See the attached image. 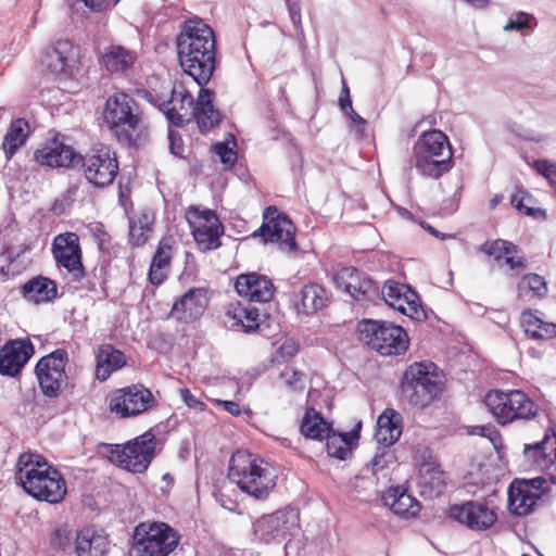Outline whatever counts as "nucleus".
<instances>
[{
  "mask_svg": "<svg viewBox=\"0 0 556 556\" xmlns=\"http://www.w3.org/2000/svg\"><path fill=\"white\" fill-rule=\"evenodd\" d=\"M179 63L184 72L201 87L216 67V39L213 29L200 18L186 21L176 38Z\"/></svg>",
  "mask_w": 556,
  "mask_h": 556,
  "instance_id": "obj_1",
  "label": "nucleus"
},
{
  "mask_svg": "<svg viewBox=\"0 0 556 556\" xmlns=\"http://www.w3.org/2000/svg\"><path fill=\"white\" fill-rule=\"evenodd\" d=\"M138 93L157 106L174 126L180 127L195 119L201 131H207L220 122V113L213 104V92L210 89L202 87L197 101L182 85L172 88L169 100L148 90H139Z\"/></svg>",
  "mask_w": 556,
  "mask_h": 556,
  "instance_id": "obj_2",
  "label": "nucleus"
},
{
  "mask_svg": "<svg viewBox=\"0 0 556 556\" xmlns=\"http://www.w3.org/2000/svg\"><path fill=\"white\" fill-rule=\"evenodd\" d=\"M104 122L118 142L135 147L148 138L149 123L138 101L126 92H115L105 102Z\"/></svg>",
  "mask_w": 556,
  "mask_h": 556,
  "instance_id": "obj_3",
  "label": "nucleus"
},
{
  "mask_svg": "<svg viewBox=\"0 0 556 556\" xmlns=\"http://www.w3.org/2000/svg\"><path fill=\"white\" fill-rule=\"evenodd\" d=\"M16 467L15 477L30 496L50 504L64 500L67 492L65 480L42 456L24 453L20 455Z\"/></svg>",
  "mask_w": 556,
  "mask_h": 556,
  "instance_id": "obj_4",
  "label": "nucleus"
},
{
  "mask_svg": "<svg viewBox=\"0 0 556 556\" xmlns=\"http://www.w3.org/2000/svg\"><path fill=\"white\" fill-rule=\"evenodd\" d=\"M228 478L256 500L266 498L276 485V475L270 465L247 451H238L231 456Z\"/></svg>",
  "mask_w": 556,
  "mask_h": 556,
  "instance_id": "obj_5",
  "label": "nucleus"
},
{
  "mask_svg": "<svg viewBox=\"0 0 556 556\" xmlns=\"http://www.w3.org/2000/svg\"><path fill=\"white\" fill-rule=\"evenodd\" d=\"M400 387L403 400L425 408L441 396L444 375L432 362L413 363L405 369Z\"/></svg>",
  "mask_w": 556,
  "mask_h": 556,
  "instance_id": "obj_6",
  "label": "nucleus"
},
{
  "mask_svg": "<svg viewBox=\"0 0 556 556\" xmlns=\"http://www.w3.org/2000/svg\"><path fill=\"white\" fill-rule=\"evenodd\" d=\"M415 167L422 175L440 178L453 167V152L447 136L438 129L424 132L414 146Z\"/></svg>",
  "mask_w": 556,
  "mask_h": 556,
  "instance_id": "obj_7",
  "label": "nucleus"
},
{
  "mask_svg": "<svg viewBox=\"0 0 556 556\" xmlns=\"http://www.w3.org/2000/svg\"><path fill=\"white\" fill-rule=\"evenodd\" d=\"M357 331L361 339L381 355H400L408 348V338L401 326L391 323L363 319Z\"/></svg>",
  "mask_w": 556,
  "mask_h": 556,
  "instance_id": "obj_8",
  "label": "nucleus"
},
{
  "mask_svg": "<svg viewBox=\"0 0 556 556\" xmlns=\"http://www.w3.org/2000/svg\"><path fill=\"white\" fill-rule=\"evenodd\" d=\"M484 403L496 420L506 425L515 420H530L538 414L536 404L522 391H490Z\"/></svg>",
  "mask_w": 556,
  "mask_h": 556,
  "instance_id": "obj_9",
  "label": "nucleus"
},
{
  "mask_svg": "<svg viewBox=\"0 0 556 556\" xmlns=\"http://www.w3.org/2000/svg\"><path fill=\"white\" fill-rule=\"evenodd\" d=\"M132 539L137 556H168L179 543L178 533L165 522H141Z\"/></svg>",
  "mask_w": 556,
  "mask_h": 556,
  "instance_id": "obj_10",
  "label": "nucleus"
},
{
  "mask_svg": "<svg viewBox=\"0 0 556 556\" xmlns=\"http://www.w3.org/2000/svg\"><path fill=\"white\" fill-rule=\"evenodd\" d=\"M111 459L135 473L144 472L156 455V438L151 431L128 441L124 446L111 445Z\"/></svg>",
  "mask_w": 556,
  "mask_h": 556,
  "instance_id": "obj_11",
  "label": "nucleus"
},
{
  "mask_svg": "<svg viewBox=\"0 0 556 556\" xmlns=\"http://www.w3.org/2000/svg\"><path fill=\"white\" fill-rule=\"evenodd\" d=\"M67 362L68 353L64 349H58L39 359L35 372L43 395L55 399L66 388L68 377L65 372V365Z\"/></svg>",
  "mask_w": 556,
  "mask_h": 556,
  "instance_id": "obj_12",
  "label": "nucleus"
},
{
  "mask_svg": "<svg viewBox=\"0 0 556 556\" xmlns=\"http://www.w3.org/2000/svg\"><path fill=\"white\" fill-rule=\"evenodd\" d=\"M78 162H81L87 181L98 188L113 184L118 173L116 153L106 146L93 148L84 156L79 155Z\"/></svg>",
  "mask_w": 556,
  "mask_h": 556,
  "instance_id": "obj_13",
  "label": "nucleus"
},
{
  "mask_svg": "<svg viewBox=\"0 0 556 556\" xmlns=\"http://www.w3.org/2000/svg\"><path fill=\"white\" fill-rule=\"evenodd\" d=\"M299 514L294 509L277 510L253 521L254 536L265 543L281 542L299 530Z\"/></svg>",
  "mask_w": 556,
  "mask_h": 556,
  "instance_id": "obj_14",
  "label": "nucleus"
},
{
  "mask_svg": "<svg viewBox=\"0 0 556 556\" xmlns=\"http://www.w3.org/2000/svg\"><path fill=\"white\" fill-rule=\"evenodd\" d=\"M186 219L200 250L211 251L220 245L219 238L224 233V227L214 211L190 206L186 212Z\"/></svg>",
  "mask_w": 556,
  "mask_h": 556,
  "instance_id": "obj_15",
  "label": "nucleus"
},
{
  "mask_svg": "<svg viewBox=\"0 0 556 556\" xmlns=\"http://www.w3.org/2000/svg\"><path fill=\"white\" fill-rule=\"evenodd\" d=\"M154 403L152 392L142 384H132L114 391L109 408L121 418L138 416L147 412Z\"/></svg>",
  "mask_w": 556,
  "mask_h": 556,
  "instance_id": "obj_16",
  "label": "nucleus"
},
{
  "mask_svg": "<svg viewBox=\"0 0 556 556\" xmlns=\"http://www.w3.org/2000/svg\"><path fill=\"white\" fill-rule=\"evenodd\" d=\"M295 228L292 222L283 214H280L274 206L264 212L262 226L254 231V237H261L264 242H277L289 252L296 251L294 238Z\"/></svg>",
  "mask_w": 556,
  "mask_h": 556,
  "instance_id": "obj_17",
  "label": "nucleus"
},
{
  "mask_svg": "<svg viewBox=\"0 0 556 556\" xmlns=\"http://www.w3.org/2000/svg\"><path fill=\"white\" fill-rule=\"evenodd\" d=\"M52 254L56 265L65 268L74 281H80L85 277L83 252L77 233L64 232L58 235L52 242Z\"/></svg>",
  "mask_w": 556,
  "mask_h": 556,
  "instance_id": "obj_18",
  "label": "nucleus"
},
{
  "mask_svg": "<svg viewBox=\"0 0 556 556\" xmlns=\"http://www.w3.org/2000/svg\"><path fill=\"white\" fill-rule=\"evenodd\" d=\"M451 519L466 526L473 531H484L497 520V515L486 503L468 501L452 505L448 509Z\"/></svg>",
  "mask_w": 556,
  "mask_h": 556,
  "instance_id": "obj_19",
  "label": "nucleus"
},
{
  "mask_svg": "<svg viewBox=\"0 0 556 556\" xmlns=\"http://www.w3.org/2000/svg\"><path fill=\"white\" fill-rule=\"evenodd\" d=\"M78 49L70 40H59L41 59L42 66L55 76L72 77L79 64Z\"/></svg>",
  "mask_w": 556,
  "mask_h": 556,
  "instance_id": "obj_20",
  "label": "nucleus"
},
{
  "mask_svg": "<svg viewBox=\"0 0 556 556\" xmlns=\"http://www.w3.org/2000/svg\"><path fill=\"white\" fill-rule=\"evenodd\" d=\"M523 457L529 466L545 472L548 480L556 484V433H545L542 441L525 444Z\"/></svg>",
  "mask_w": 556,
  "mask_h": 556,
  "instance_id": "obj_21",
  "label": "nucleus"
},
{
  "mask_svg": "<svg viewBox=\"0 0 556 556\" xmlns=\"http://www.w3.org/2000/svg\"><path fill=\"white\" fill-rule=\"evenodd\" d=\"M334 280L357 302L368 303L380 300V289L369 277L354 267H343L337 271Z\"/></svg>",
  "mask_w": 556,
  "mask_h": 556,
  "instance_id": "obj_22",
  "label": "nucleus"
},
{
  "mask_svg": "<svg viewBox=\"0 0 556 556\" xmlns=\"http://www.w3.org/2000/svg\"><path fill=\"white\" fill-rule=\"evenodd\" d=\"M380 299L390 307L413 319H420L424 316V312L419 308L417 293L406 285L387 281L380 291Z\"/></svg>",
  "mask_w": 556,
  "mask_h": 556,
  "instance_id": "obj_23",
  "label": "nucleus"
},
{
  "mask_svg": "<svg viewBox=\"0 0 556 556\" xmlns=\"http://www.w3.org/2000/svg\"><path fill=\"white\" fill-rule=\"evenodd\" d=\"M34 354L29 340H11L0 350V374L15 377Z\"/></svg>",
  "mask_w": 556,
  "mask_h": 556,
  "instance_id": "obj_24",
  "label": "nucleus"
},
{
  "mask_svg": "<svg viewBox=\"0 0 556 556\" xmlns=\"http://www.w3.org/2000/svg\"><path fill=\"white\" fill-rule=\"evenodd\" d=\"M235 287L240 296L247 298L251 302H269L275 292L271 280L256 273L240 275Z\"/></svg>",
  "mask_w": 556,
  "mask_h": 556,
  "instance_id": "obj_25",
  "label": "nucleus"
},
{
  "mask_svg": "<svg viewBox=\"0 0 556 556\" xmlns=\"http://www.w3.org/2000/svg\"><path fill=\"white\" fill-rule=\"evenodd\" d=\"M79 154L75 150L54 138L48 141L43 148L36 151L35 160L40 165L49 167H71L78 163Z\"/></svg>",
  "mask_w": 556,
  "mask_h": 556,
  "instance_id": "obj_26",
  "label": "nucleus"
},
{
  "mask_svg": "<svg viewBox=\"0 0 556 556\" xmlns=\"http://www.w3.org/2000/svg\"><path fill=\"white\" fill-rule=\"evenodd\" d=\"M206 305V291L202 288H193L174 303L170 314L178 320L188 323L200 318Z\"/></svg>",
  "mask_w": 556,
  "mask_h": 556,
  "instance_id": "obj_27",
  "label": "nucleus"
},
{
  "mask_svg": "<svg viewBox=\"0 0 556 556\" xmlns=\"http://www.w3.org/2000/svg\"><path fill=\"white\" fill-rule=\"evenodd\" d=\"M330 303L329 292L319 283L304 285L294 295V307L300 314L312 315Z\"/></svg>",
  "mask_w": 556,
  "mask_h": 556,
  "instance_id": "obj_28",
  "label": "nucleus"
},
{
  "mask_svg": "<svg viewBox=\"0 0 556 556\" xmlns=\"http://www.w3.org/2000/svg\"><path fill=\"white\" fill-rule=\"evenodd\" d=\"M138 54L135 50L121 45H110L104 48L100 63L113 75H122L128 72L137 62Z\"/></svg>",
  "mask_w": 556,
  "mask_h": 556,
  "instance_id": "obj_29",
  "label": "nucleus"
},
{
  "mask_svg": "<svg viewBox=\"0 0 556 556\" xmlns=\"http://www.w3.org/2000/svg\"><path fill=\"white\" fill-rule=\"evenodd\" d=\"M109 539L93 528L77 531L74 542L76 556H105L109 551Z\"/></svg>",
  "mask_w": 556,
  "mask_h": 556,
  "instance_id": "obj_30",
  "label": "nucleus"
},
{
  "mask_svg": "<svg viewBox=\"0 0 556 556\" xmlns=\"http://www.w3.org/2000/svg\"><path fill=\"white\" fill-rule=\"evenodd\" d=\"M20 293L27 302L40 304L55 299L58 287L52 279L39 275L22 285Z\"/></svg>",
  "mask_w": 556,
  "mask_h": 556,
  "instance_id": "obj_31",
  "label": "nucleus"
},
{
  "mask_svg": "<svg viewBox=\"0 0 556 556\" xmlns=\"http://www.w3.org/2000/svg\"><path fill=\"white\" fill-rule=\"evenodd\" d=\"M155 213L152 208L143 207L129 217L128 239L131 247L143 245L153 233Z\"/></svg>",
  "mask_w": 556,
  "mask_h": 556,
  "instance_id": "obj_32",
  "label": "nucleus"
},
{
  "mask_svg": "<svg viewBox=\"0 0 556 556\" xmlns=\"http://www.w3.org/2000/svg\"><path fill=\"white\" fill-rule=\"evenodd\" d=\"M402 434V417L394 409H386L377 420L375 439L378 444L388 447L394 444Z\"/></svg>",
  "mask_w": 556,
  "mask_h": 556,
  "instance_id": "obj_33",
  "label": "nucleus"
},
{
  "mask_svg": "<svg viewBox=\"0 0 556 556\" xmlns=\"http://www.w3.org/2000/svg\"><path fill=\"white\" fill-rule=\"evenodd\" d=\"M173 239L163 238L157 245V249L152 257L149 280L154 286H160L167 278L173 257Z\"/></svg>",
  "mask_w": 556,
  "mask_h": 556,
  "instance_id": "obj_34",
  "label": "nucleus"
},
{
  "mask_svg": "<svg viewBox=\"0 0 556 556\" xmlns=\"http://www.w3.org/2000/svg\"><path fill=\"white\" fill-rule=\"evenodd\" d=\"M382 500L384 505L401 517H414L420 509L419 502L400 486L389 488Z\"/></svg>",
  "mask_w": 556,
  "mask_h": 556,
  "instance_id": "obj_35",
  "label": "nucleus"
},
{
  "mask_svg": "<svg viewBox=\"0 0 556 556\" xmlns=\"http://www.w3.org/2000/svg\"><path fill=\"white\" fill-rule=\"evenodd\" d=\"M540 498V493L533 492L528 484L513 482L508 492L509 510L518 516L528 515Z\"/></svg>",
  "mask_w": 556,
  "mask_h": 556,
  "instance_id": "obj_36",
  "label": "nucleus"
},
{
  "mask_svg": "<svg viewBox=\"0 0 556 556\" xmlns=\"http://www.w3.org/2000/svg\"><path fill=\"white\" fill-rule=\"evenodd\" d=\"M126 363L125 355L112 345H104L101 348L97 357V377L99 380L104 381L109 378L112 371L122 368Z\"/></svg>",
  "mask_w": 556,
  "mask_h": 556,
  "instance_id": "obj_37",
  "label": "nucleus"
},
{
  "mask_svg": "<svg viewBox=\"0 0 556 556\" xmlns=\"http://www.w3.org/2000/svg\"><path fill=\"white\" fill-rule=\"evenodd\" d=\"M332 428L328 421L324 419L320 413L314 408H307L300 426V432L308 439L323 440Z\"/></svg>",
  "mask_w": 556,
  "mask_h": 556,
  "instance_id": "obj_38",
  "label": "nucleus"
},
{
  "mask_svg": "<svg viewBox=\"0 0 556 556\" xmlns=\"http://www.w3.org/2000/svg\"><path fill=\"white\" fill-rule=\"evenodd\" d=\"M356 432L334 433L333 430L328 432L326 438L327 453L331 457L344 460L351 454L352 446L358 440Z\"/></svg>",
  "mask_w": 556,
  "mask_h": 556,
  "instance_id": "obj_39",
  "label": "nucleus"
},
{
  "mask_svg": "<svg viewBox=\"0 0 556 556\" xmlns=\"http://www.w3.org/2000/svg\"><path fill=\"white\" fill-rule=\"evenodd\" d=\"M28 123L24 118L15 119L3 139V150L8 160L12 159L20 147H22L27 138Z\"/></svg>",
  "mask_w": 556,
  "mask_h": 556,
  "instance_id": "obj_40",
  "label": "nucleus"
},
{
  "mask_svg": "<svg viewBox=\"0 0 556 556\" xmlns=\"http://www.w3.org/2000/svg\"><path fill=\"white\" fill-rule=\"evenodd\" d=\"M420 483L435 495H440L445 486L444 472L434 462H426L420 467Z\"/></svg>",
  "mask_w": 556,
  "mask_h": 556,
  "instance_id": "obj_41",
  "label": "nucleus"
},
{
  "mask_svg": "<svg viewBox=\"0 0 556 556\" xmlns=\"http://www.w3.org/2000/svg\"><path fill=\"white\" fill-rule=\"evenodd\" d=\"M227 316L231 319L230 327H241L244 332H253L260 327L258 309L253 306L238 307L233 312H228Z\"/></svg>",
  "mask_w": 556,
  "mask_h": 556,
  "instance_id": "obj_42",
  "label": "nucleus"
},
{
  "mask_svg": "<svg viewBox=\"0 0 556 556\" xmlns=\"http://www.w3.org/2000/svg\"><path fill=\"white\" fill-rule=\"evenodd\" d=\"M517 245L514 243L502 239L485 242L480 247V250L484 254L493 256L495 260H500L505 255L514 254L517 252Z\"/></svg>",
  "mask_w": 556,
  "mask_h": 556,
  "instance_id": "obj_43",
  "label": "nucleus"
},
{
  "mask_svg": "<svg viewBox=\"0 0 556 556\" xmlns=\"http://www.w3.org/2000/svg\"><path fill=\"white\" fill-rule=\"evenodd\" d=\"M394 462V455L390 451L386 450V447L379 448L375 456L371 458L369 463H367L364 467L365 471H370L372 476H376L378 472L387 468L390 464Z\"/></svg>",
  "mask_w": 556,
  "mask_h": 556,
  "instance_id": "obj_44",
  "label": "nucleus"
},
{
  "mask_svg": "<svg viewBox=\"0 0 556 556\" xmlns=\"http://www.w3.org/2000/svg\"><path fill=\"white\" fill-rule=\"evenodd\" d=\"M286 387L292 392H302L305 388V374L291 367H286L279 376Z\"/></svg>",
  "mask_w": 556,
  "mask_h": 556,
  "instance_id": "obj_45",
  "label": "nucleus"
},
{
  "mask_svg": "<svg viewBox=\"0 0 556 556\" xmlns=\"http://www.w3.org/2000/svg\"><path fill=\"white\" fill-rule=\"evenodd\" d=\"M531 202L532 197L529 193L522 191L514 193L510 198L511 205H514L520 213L533 217L539 214H542V210L534 208L529 205Z\"/></svg>",
  "mask_w": 556,
  "mask_h": 556,
  "instance_id": "obj_46",
  "label": "nucleus"
},
{
  "mask_svg": "<svg viewBox=\"0 0 556 556\" xmlns=\"http://www.w3.org/2000/svg\"><path fill=\"white\" fill-rule=\"evenodd\" d=\"M534 16L532 14L519 11L510 14L508 22L504 25V31H513L519 30L522 31L526 28L530 27V23L534 21Z\"/></svg>",
  "mask_w": 556,
  "mask_h": 556,
  "instance_id": "obj_47",
  "label": "nucleus"
},
{
  "mask_svg": "<svg viewBox=\"0 0 556 556\" xmlns=\"http://www.w3.org/2000/svg\"><path fill=\"white\" fill-rule=\"evenodd\" d=\"M215 153L226 167H232L237 162V152L229 148L227 143L218 142L214 146Z\"/></svg>",
  "mask_w": 556,
  "mask_h": 556,
  "instance_id": "obj_48",
  "label": "nucleus"
},
{
  "mask_svg": "<svg viewBox=\"0 0 556 556\" xmlns=\"http://www.w3.org/2000/svg\"><path fill=\"white\" fill-rule=\"evenodd\" d=\"M535 170L543 175L549 184L556 188V165L547 160H538L534 162Z\"/></svg>",
  "mask_w": 556,
  "mask_h": 556,
  "instance_id": "obj_49",
  "label": "nucleus"
},
{
  "mask_svg": "<svg viewBox=\"0 0 556 556\" xmlns=\"http://www.w3.org/2000/svg\"><path fill=\"white\" fill-rule=\"evenodd\" d=\"M527 336L532 339H552L556 337V324L542 321L540 330L528 329Z\"/></svg>",
  "mask_w": 556,
  "mask_h": 556,
  "instance_id": "obj_50",
  "label": "nucleus"
},
{
  "mask_svg": "<svg viewBox=\"0 0 556 556\" xmlns=\"http://www.w3.org/2000/svg\"><path fill=\"white\" fill-rule=\"evenodd\" d=\"M298 353V345L293 340H286L276 354L277 362H287Z\"/></svg>",
  "mask_w": 556,
  "mask_h": 556,
  "instance_id": "obj_51",
  "label": "nucleus"
},
{
  "mask_svg": "<svg viewBox=\"0 0 556 556\" xmlns=\"http://www.w3.org/2000/svg\"><path fill=\"white\" fill-rule=\"evenodd\" d=\"M522 283H527L529 289L539 295L546 291V282L544 278L536 274H530L526 276L522 280Z\"/></svg>",
  "mask_w": 556,
  "mask_h": 556,
  "instance_id": "obj_52",
  "label": "nucleus"
},
{
  "mask_svg": "<svg viewBox=\"0 0 556 556\" xmlns=\"http://www.w3.org/2000/svg\"><path fill=\"white\" fill-rule=\"evenodd\" d=\"M169 150L175 156L182 157L185 150L182 139L178 131L168 129Z\"/></svg>",
  "mask_w": 556,
  "mask_h": 556,
  "instance_id": "obj_53",
  "label": "nucleus"
},
{
  "mask_svg": "<svg viewBox=\"0 0 556 556\" xmlns=\"http://www.w3.org/2000/svg\"><path fill=\"white\" fill-rule=\"evenodd\" d=\"M542 321V319H540L531 312H523L520 317V323L521 326L525 328L526 333L528 329L540 330Z\"/></svg>",
  "mask_w": 556,
  "mask_h": 556,
  "instance_id": "obj_54",
  "label": "nucleus"
},
{
  "mask_svg": "<svg viewBox=\"0 0 556 556\" xmlns=\"http://www.w3.org/2000/svg\"><path fill=\"white\" fill-rule=\"evenodd\" d=\"M290 18L295 28H301L300 0H286Z\"/></svg>",
  "mask_w": 556,
  "mask_h": 556,
  "instance_id": "obj_55",
  "label": "nucleus"
},
{
  "mask_svg": "<svg viewBox=\"0 0 556 556\" xmlns=\"http://www.w3.org/2000/svg\"><path fill=\"white\" fill-rule=\"evenodd\" d=\"M519 483L520 484H528L529 488L533 492H538V493H540V495L542 493H544V492L549 491V488L547 485V479L545 477H538V478H533L531 480L521 481Z\"/></svg>",
  "mask_w": 556,
  "mask_h": 556,
  "instance_id": "obj_56",
  "label": "nucleus"
},
{
  "mask_svg": "<svg viewBox=\"0 0 556 556\" xmlns=\"http://www.w3.org/2000/svg\"><path fill=\"white\" fill-rule=\"evenodd\" d=\"M180 397L186 403V405L191 408L200 407L203 409L205 406V404L199 401L189 389H180Z\"/></svg>",
  "mask_w": 556,
  "mask_h": 556,
  "instance_id": "obj_57",
  "label": "nucleus"
},
{
  "mask_svg": "<svg viewBox=\"0 0 556 556\" xmlns=\"http://www.w3.org/2000/svg\"><path fill=\"white\" fill-rule=\"evenodd\" d=\"M348 108H349V113L346 115L350 117V119L354 124H357L358 131L363 132L365 130V126H366L367 122L353 110L351 100H348Z\"/></svg>",
  "mask_w": 556,
  "mask_h": 556,
  "instance_id": "obj_58",
  "label": "nucleus"
},
{
  "mask_svg": "<svg viewBox=\"0 0 556 556\" xmlns=\"http://www.w3.org/2000/svg\"><path fill=\"white\" fill-rule=\"evenodd\" d=\"M217 404L223 406L224 409L227 410L232 416H239L241 414L240 406L237 402L218 400Z\"/></svg>",
  "mask_w": 556,
  "mask_h": 556,
  "instance_id": "obj_59",
  "label": "nucleus"
},
{
  "mask_svg": "<svg viewBox=\"0 0 556 556\" xmlns=\"http://www.w3.org/2000/svg\"><path fill=\"white\" fill-rule=\"evenodd\" d=\"M84 4L94 12L102 11L109 3V0H81Z\"/></svg>",
  "mask_w": 556,
  "mask_h": 556,
  "instance_id": "obj_60",
  "label": "nucleus"
},
{
  "mask_svg": "<svg viewBox=\"0 0 556 556\" xmlns=\"http://www.w3.org/2000/svg\"><path fill=\"white\" fill-rule=\"evenodd\" d=\"M505 263L511 268L516 269L523 267V261L521 257H515L513 254L505 255Z\"/></svg>",
  "mask_w": 556,
  "mask_h": 556,
  "instance_id": "obj_61",
  "label": "nucleus"
},
{
  "mask_svg": "<svg viewBox=\"0 0 556 556\" xmlns=\"http://www.w3.org/2000/svg\"><path fill=\"white\" fill-rule=\"evenodd\" d=\"M348 100H351L350 93H349V88L346 86H344L342 89V96L340 97V100H339V104H340L341 110L345 114L349 113Z\"/></svg>",
  "mask_w": 556,
  "mask_h": 556,
  "instance_id": "obj_62",
  "label": "nucleus"
},
{
  "mask_svg": "<svg viewBox=\"0 0 556 556\" xmlns=\"http://www.w3.org/2000/svg\"><path fill=\"white\" fill-rule=\"evenodd\" d=\"M476 9H485L490 4V0H465Z\"/></svg>",
  "mask_w": 556,
  "mask_h": 556,
  "instance_id": "obj_63",
  "label": "nucleus"
},
{
  "mask_svg": "<svg viewBox=\"0 0 556 556\" xmlns=\"http://www.w3.org/2000/svg\"><path fill=\"white\" fill-rule=\"evenodd\" d=\"M488 432H490V428L484 427V426H477V427L472 428V430L470 431V434L486 437Z\"/></svg>",
  "mask_w": 556,
  "mask_h": 556,
  "instance_id": "obj_64",
  "label": "nucleus"
}]
</instances>
